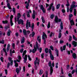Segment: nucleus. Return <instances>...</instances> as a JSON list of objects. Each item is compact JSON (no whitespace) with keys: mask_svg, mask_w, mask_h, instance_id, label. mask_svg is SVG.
<instances>
[{"mask_svg":"<svg viewBox=\"0 0 77 77\" xmlns=\"http://www.w3.org/2000/svg\"><path fill=\"white\" fill-rule=\"evenodd\" d=\"M35 46H35L34 47V48L32 50V49L30 50L29 53L32 52L33 53H35L36 51L37 48L38 49L39 48L38 47V42H36Z\"/></svg>","mask_w":77,"mask_h":77,"instance_id":"nucleus-1","label":"nucleus"},{"mask_svg":"<svg viewBox=\"0 0 77 77\" xmlns=\"http://www.w3.org/2000/svg\"><path fill=\"white\" fill-rule=\"evenodd\" d=\"M15 66L16 67H18V64L17 63H15Z\"/></svg>","mask_w":77,"mask_h":77,"instance_id":"nucleus-61","label":"nucleus"},{"mask_svg":"<svg viewBox=\"0 0 77 77\" xmlns=\"http://www.w3.org/2000/svg\"><path fill=\"white\" fill-rule=\"evenodd\" d=\"M75 2L74 1L72 2V5L71 6H72L73 8H75V7H76V6H75Z\"/></svg>","mask_w":77,"mask_h":77,"instance_id":"nucleus-13","label":"nucleus"},{"mask_svg":"<svg viewBox=\"0 0 77 77\" xmlns=\"http://www.w3.org/2000/svg\"><path fill=\"white\" fill-rule=\"evenodd\" d=\"M70 23H71V25L72 26V25H74V20H73L70 21Z\"/></svg>","mask_w":77,"mask_h":77,"instance_id":"nucleus-25","label":"nucleus"},{"mask_svg":"<svg viewBox=\"0 0 77 77\" xmlns=\"http://www.w3.org/2000/svg\"><path fill=\"white\" fill-rule=\"evenodd\" d=\"M48 71H46V76H48Z\"/></svg>","mask_w":77,"mask_h":77,"instance_id":"nucleus-59","label":"nucleus"},{"mask_svg":"<svg viewBox=\"0 0 77 77\" xmlns=\"http://www.w3.org/2000/svg\"><path fill=\"white\" fill-rule=\"evenodd\" d=\"M28 59L29 60H30V61H31V60H32V58H31V57H30V55H28Z\"/></svg>","mask_w":77,"mask_h":77,"instance_id":"nucleus-44","label":"nucleus"},{"mask_svg":"<svg viewBox=\"0 0 77 77\" xmlns=\"http://www.w3.org/2000/svg\"><path fill=\"white\" fill-rule=\"evenodd\" d=\"M14 62L15 64L17 63V62H20V60H14Z\"/></svg>","mask_w":77,"mask_h":77,"instance_id":"nucleus-29","label":"nucleus"},{"mask_svg":"<svg viewBox=\"0 0 77 77\" xmlns=\"http://www.w3.org/2000/svg\"><path fill=\"white\" fill-rule=\"evenodd\" d=\"M23 23H24V21L23 20L20 19L18 22V24H20L21 23V24L23 25Z\"/></svg>","mask_w":77,"mask_h":77,"instance_id":"nucleus-14","label":"nucleus"},{"mask_svg":"<svg viewBox=\"0 0 77 77\" xmlns=\"http://www.w3.org/2000/svg\"><path fill=\"white\" fill-rule=\"evenodd\" d=\"M9 28L10 27L9 26H5V31H6V30H8V29H9Z\"/></svg>","mask_w":77,"mask_h":77,"instance_id":"nucleus-31","label":"nucleus"},{"mask_svg":"<svg viewBox=\"0 0 77 77\" xmlns=\"http://www.w3.org/2000/svg\"><path fill=\"white\" fill-rule=\"evenodd\" d=\"M73 14L75 16H76V14H77V11H76V9L75 8L74 9Z\"/></svg>","mask_w":77,"mask_h":77,"instance_id":"nucleus-26","label":"nucleus"},{"mask_svg":"<svg viewBox=\"0 0 77 77\" xmlns=\"http://www.w3.org/2000/svg\"><path fill=\"white\" fill-rule=\"evenodd\" d=\"M54 34L52 32H51L50 34L49 35V36L50 37H51L52 36H54Z\"/></svg>","mask_w":77,"mask_h":77,"instance_id":"nucleus-32","label":"nucleus"},{"mask_svg":"<svg viewBox=\"0 0 77 77\" xmlns=\"http://www.w3.org/2000/svg\"><path fill=\"white\" fill-rule=\"evenodd\" d=\"M29 3H27L26 5H25L26 8L27 9H29Z\"/></svg>","mask_w":77,"mask_h":77,"instance_id":"nucleus-27","label":"nucleus"},{"mask_svg":"<svg viewBox=\"0 0 77 77\" xmlns=\"http://www.w3.org/2000/svg\"><path fill=\"white\" fill-rule=\"evenodd\" d=\"M23 33L25 36L27 35V31L25 29H24L23 30Z\"/></svg>","mask_w":77,"mask_h":77,"instance_id":"nucleus-17","label":"nucleus"},{"mask_svg":"<svg viewBox=\"0 0 77 77\" xmlns=\"http://www.w3.org/2000/svg\"><path fill=\"white\" fill-rule=\"evenodd\" d=\"M44 53H42L41 55V56L42 58V59H44Z\"/></svg>","mask_w":77,"mask_h":77,"instance_id":"nucleus-54","label":"nucleus"},{"mask_svg":"<svg viewBox=\"0 0 77 77\" xmlns=\"http://www.w3.org/2000/svg\"><path fill=\"white\" fill-rule=\"evenodd\" d=\"M12 58L11 57H9L8 58V60L9 61L11 62L10 65L11 66H12L13 65V60H12Z\"/></svg>","mask_w":77,"mask_h":77,"instance_id":"nucleus-9","label":"nucleus"},{"mask_svg":"<svg viewBox=\"0 0 77 77\" xmlns=\"http://www.w3.org/2000/svg\"><path fill=\"white\" fill-rule=\"evenodd\" d=\"M74 8L72 7V6L70 7V8H69V11L70 12H71V13H72V9H74Z\"/></svg>","mask_w":77,"mask_h":77,"instance_id":"nucleus-23","label":"nucleus"},{"mask_svg":"<svg viewBox=\"0 0 77 77\" xmlns=\"http://www.w3.org/2000/svg\"><path fill=\"white\" fill-rule=\"evenodd\" d=\"M37 41H38V42L40 43V42L41 41V37L38 36L37 37Z\"/></svg>","mask_w":77,"mask_h":77,"instance_id":"nucleus-15","label":"nucleus"},{"mask_svg":"<svg viewBox=\"0 0 77 77\" xmlns=\"http://www.w3.org/2000/svg\"><path fill=\"white\" fill-rule=\"evenodd\" d=\"M50 22H49L47 26V28H48V29H49V28H50Z\"/></svg>","mask_w":77,"mask_h":77,"instance_id":"nucleus-33","label":"nucleus"},{"mask_svg":"<svg viewBox=\"0 0 77 77\" xmlns=\"http://www.w3.org/2000/svg\"><path fill=\"white\" fill-rule=\"evenodd\" d=\"M45 51L46 53H48V49L47 48H45Z\"/></svg>","mask_w":77,"mask_h":77,"instance_id":"nucleus-34","label":"nucleus"},{"mask_svg":"<svg viewBox=\"0 0 77 77\" xmlns=\"http://www.w3.org/2000/svg\"><path fill=\"white\" fill-rule=\"evenodd\" d=\"M61 20H62L61 19H59L58 20V17L57 16H55L54 20V21H55V23H57L58 22H60Z\"/></svg>","mask_w":77,"mask_h":77,"instance_id":"nucleus-7","label":"nucleus"},{"mask_svg":"<svg viewBox=\"0 0 77 77\" xmlns=\"http://www.w3.org/2000/svg\"><path fill=\"white\" fill-rule=\"evenodd\" d=\"M77 42H76L75 41H73L72 42V45H73L74 47H77Z\"/></svg>","mask_w":77,"mask_h":77,"instance_id":"nucleus-12","label":"nucleus"},{"mask_svg":"<svg viewBox=\"0 0 77 77\" xmlns=\"http://www.w3.org/2000/svg\"><path fill=\"white\" fill-rule=\"evenodd\" d=\"M12 11L14 14H15V8H13L12 9Z\"/></svg>","mask_w":77,"mask_h":77,"instance_id":"nucleus-45","label":"nucleus"},{"mask_svg":"<svg viewBox=\"0 0 77 77\" xmlns=\"http://www.w3.org/2000/svg\"><path fill=\"white\" fill-rule=\"evenodd\" d=\"M27 52V51L25 50L22 54V57L24 59L23 62L24 63H26L27 61V55H25L26 54Z\"/></svg>","mask_w":77,"mask_h":77,"instance_id":"nucleus-2","label":"nucleus"},{"mask_svg":"<svg viewBox=\"0 0 77 77\" xmlns=\"http://www.w3.org/2000/svg\"><path fill=\"white\" fill-rule=\"evenodd\" d=\"M47 38V35L45 34V33L44 32H43L42 36V39L44 41V44H45V42H46V38Z\"/></svg>","mask_w":77,"mask_h":77,"instance_id":"nucleus-4","label":"nucleus"},{"mask_svg":"<svg viewBox=\"0 0 77 77\" xmlns=\"http://www.w3.org/2000/svg\"><path fill=\"white\" fill-rule=\"evenodd\" d=\"M23 51H24V49L23 48H22L20 50V52L21 53H22L23 52Z\"/></svg>","mask_w":77,"mask_h":77,"instance_id":"nucleus-53","label":"nucleus"},{"mask_svg":"<svg viewBox=\"0 0 77 77\" xmlns=\"http://www.w3.org/2000/svg\"><path fill=\"white\" fill-rule=\"evenodd\" d=\"M35 32H32V34H31L32 37H33L35 36Z\"/></svg>","mask_w":77,"mask_h":77,"instance_id":"nucleus-40","label":"nucleus"},{"mask_svg":"<svg viewBox=\"0 0 77 77\" xmlns=\"http://www.w3.org/2000/svg\"><path fill=\"white\" fill-rule=\"evenodd\" d=\"M50 48L52 50H54V48H53V46L51 45L50 47Z\"/></svg>","mask_w":77,"mask_h":77,"instance_id":"nucleus-55","label":"nucleus"},{"mask_svg":"<svg viewBox=\"0 0 77 77\" xmlns=\"http://www.w3.org/2000/svg\"><path fill=\"white\" fill-rule=\"evenodd\" d=\"M37 63L38 65L39 64V59H38V58L37 57L35 58V60L34 62V64L36 65Z\"/></svg>","mask_w":77,"mask_h":77,"instance_id":"nucleus-8","label":"nucleus"},{"mask_svg":"<svg viewBox=\"0 0 77 77\" xmlns=\"http://www.w3.org/2000/svg\"><path fill=\"white\" fill-rule=\"evenodd\" d=\"M42 20L43 23H45V20L44 19V17L42 16Z\"/></svg>","mask_w":77,"mask_h":77,"instance_id":"nucleus-30","label":"nucleus"},{"mask_svg":"<svg viewBox=\"0 0 77 77\" xmlns=\"http://www.w3.org/2000/svg\"><path fill=\"white\" fill-rule=\"evenodd\" d=\"M25 41V38L24 37H23L22 40H21V43L23 44L24 42V41Z\"/></svg>","mask_w":77,"mask_h":77,"instance_id":"nucleus-18","label":"nucleus"},{"mask_svg":"<svg viewBox=\"0 0 77 77\" xmlns=\"http://www.w3.org/2000/svg\"><path fill=\"white\" fill-rule=\"evenodd\" d=\"M13 17H14L13 16V15H11L10 17V20H12V19L13 18Z\"/></svg>","mask_w":77,"mask_h":77,"instance_id":"nucleus-62","label":"nucleus"},{"mask_svg":"<svg viewBox=\"0 0 77 77\" xmlns=\"http://www.w3.org/2000/svg\"><path fill=\"white\" fill-rule=\"evenodd\" d=\"M60 7V4H58L57 5V9H58Z\"/></svg>","mask_w":77,"mask_h":77,"instance_id":"nucleus-48","label":"nucleus"},{"mask_svg":"<svg viewBox=\"0 0 77 77\" xmlns=\"http://www.w3.org/2000/svg\"><path fill=\"white\" fill-rule=\"evenodd\" d=\"M7 6L9 9H12L11 6H10V4H9V3H7Z\"/></svg>","mask_w":77,"mask_h":77,"instance_id":"nucleus-22","label":"nucleus"},{"mask_svg":"<svg viewBox=\"0 0 77 77\" xmlns=\"http://www.w3.org/2000/svg\"><path fill=\"white\" fill-rule=\"evenodd\" d=\"M68 75L69 77H72V74H71V73H69Z\"/></svg>","mask_w":77,"mask_h":77,"instance_id":"nucleus-64","label":"nucleus"},{"mask_svg":"<svg viewBox=\"0 0 77 77\" xmlns=\"http://www.w3.org/2000/svg\"><path fill=\"white\" fill-rule=\"evenodd\" d=\"M5 74H6V75H7V74H8V70L7 69H5Z\"/></svg>","mask_w":77,"mask_h":77,"instance_id":"nucleus-63","label":"nucleus"},{"mask_svg":"<svg viewBox=\"0 0 77 77\" xmlns=\"http://www.w3.org/2000/svg\"><path fill=\"white\" fill-rule=\"evenodd\" d=\"M43 73V70H41L40 71V72L39 73V74H40V75H41V74H42Z\"/></svg>","mask_w":77,"mask_h":77,"instance_id":"nucleus-38","label":"nucleus"},{"mask_svg":"<svg viewBox=\"0 0 77 77\" xmlns=\"http://www.w3.org/2000/svg\"><path fill=\"white\" fill-rule=\"evenodd\" d=\"M35 15H36V14H32V18L33 19H35Z\"/></svg>","mask_w":77,"mask_h":77,"instance_id":"nucleus-50","label":"nucleus"},{"mask_svg":"<svg viewBox=\"0 0 77 77\" xmlns=\"http://www.w3.org/2000/svg\"><path fill=\"white\" fill-rule=\"evenodd\" d=\"M4 59V58H3V57H1L0 59L2 62H4V61H3Z\"/></svg>","mask_w":77,"mask_h":77,"instance_id":"nucleus-42","label":"nucleus"},{"mask_svg":"<svg viewBox=\"0 0 77 77\" xmlns=\"http://www.w3.org/2000/svg\"><path fill=\"white\" fill-rule=\"evenodd\" d=\"M26 16L28 17H29V18L30 17V12H27V14L26 15Z\"/></svg>","mask_w":77,"mask_h":77,"instance_id":"nucleus-37","label":"nucleus"},{"mask_svg":"<svg viewBox=\"0 0 77 77\" xmlns=\"http://www.w3.org/2000/svg\"><path fill=\"white\" fill-rule=\"evenodd\" d=\"M64 42V41L63 40H61L60 41V44H63Z\"/></svg>","mask_w":77,"mask_h":77,"instance_id":"nucleus-49","label":"nucleus"},{"mask_svg":"<svg viewBox=\"0 0 77 77\" xmlns=\"http://www.w3.org/2000/svg\"><path fill=\"white\" fill-rule=\"evenodd\" d=\"M10 23L11 26H12L13 25H14V23H13V21H12V20H10Z\"/></svg>","mask_w":77,"mask_h":77,"instance_id":"nucleus-35","label":"nucleus"},{"mask_svg":"<svg viewBox=\"0 0 77 77\" xmlns=\"http://www.w3.org/2000/svg\"><path fill=\"white\" fill-rule=\"evenodd\" d=\"M72 56L74 59H75L77 57V55L75 53L73 54Z\"/></svg>","mask_w":77,"mask_h":77,"instance_id":"nucleus-20","label":"nucleus"},{"mask_svg":"<svg viewBox=\"0 0 77 77\" xmlns=\"http://www.w3.org/2000/svg\"><path fill=\"white\" fill-rule=\"evenodd\" d=\"M5 43V40H2V41L0 40V43L1 44H4Z\"/></svg>","mask_w":77,"mask_h":77,"instance_id":"nucleus-41","label":"nucleus"},{"mask_svg":"<svg viewBox=\"0 0 77 77\" xmlns=\"http://www.w3.org/2000/svg\"><path fill=\"white\" fill-rule=\"evenodd\" d=\"M50 57L51 60H54V57L53 56V55H52V54L50 55Z\"/></svg>","mask_w":77,"mask_h":77,"instance_id":"nucleus-24","label":"nucleus"},{"mask_svg":"<svg viewBox=\"0 0 77 77\" xmlns=\"http://www.w3.org/2000/svg\"><path fill=\"white\" fill-rule=\"evenodd\" d=\"M16 72H17V74H18V73H19V72H20V70H19V68H17L16 69Z\"/></svg>","mask_w":77,"mask_h":77,"instance_id":"nucleus-28","label":"nucleus"},{"mask_svg":"<svg viewBox=\"0 0 77 77\" xmlns=\"http://www.w3.org/2000/svg\"><path fill=\"white\" fill-rule=\"evenodd\" d=\"M34 23H33L31 25V28L32 29H34Z\"/></svg>","mask_w":77,"mask_h":77,"instance_id":"nucleus-47","label":"nucleus"},{"mask_svg":"<svg viewBox=\"0 0 77 77\" xmlns=\"http://www.w3.org/2000/svg\"><path fill=\"white\" fill-rule=\"evenodd\" d=\"M2 23L3 24H8V21L6 20H3L2 21Z\"/></svg>","mask_w":77,"mask_h":77,"instance_id":"nucleus-21","label":"nucleus"},{"mask_svg":"<svg viewBox=\"0 0 77 77\" xmlns=\"http://www.w3.org/2000/svg\"><path fill=\"white\" fill-rule=\"evenodd\" d=\"M65 49H66V45H65L63 46V49H62V47H60V50L62 52L63 51V50H65Z\"/></svg>","mask_w":77,"mask_h":77,"instance_id":"nucleus-10","label":"nucleus"},{"mask_svg":"<svg viewBox=\"0 0 77 77\" xmlns=\"http://www.w3.org/2000/svg\"><path fill=\"white\" fill-rule=\"evenodd\" d=\"M23 17L24 18H25V19L26 18V13H24L23 14Z\"/></svg>","mask_w":77,"mask_h":77,"instance_id":"nucleus-56","label":"nucleus"},{"mask_svg":"<svg viewBox=\"0 0 77 77\" xmlns=\"http://www.w3.org/2000/svg\"><path fill=\"white\" fill-rule=\"evenodd\" d=\"M40 9H41L43 13H45V9H44V7L43 6V5H41L40 6Z\"/></svg>","mask_w":77,"mask_h":77,"instance_id":"nucleus-11","label":"nucleus"},{"mask_svg":"<svg viewBox=\"0 0 77 77\" xmlns=\"http://www.w3.org/2000/svg\"><path fill=\"white\" fill-rule=\"evenodd\" d=\"M55 50L56 51L55 53L57 56V57H59V50H57L56 48Z\"/></svg>","mask_w":77,"mask_h":77,"instance_id":"nucleus-16","label":"nucleus"},{"mask_svg":"<svg viewBox=\"0 0 77 77\" xmlns=\"http://www.w3.org/2000/svg\"><path fill=\"white\" fill-rule=\"evenodd\" d=\"M48 65L50 67V75H52V73L53 72V67L51 66V61L49 62Z\"/></svg>","mask_w":77,"mask_h":77,"instance_id":"nucleus-3","label":"nucleus"},{"mask_svg":"<svg viewBox=\"0 0 77 77\" xmlns=\"http://www.w3.org/2000/svg\"><path fill=\"white\" fill-rule=\"evenodd\" d=\"M73 38L75 41H77V38H76V37H75V36L74 35H73Z\"/></svg>","mask_w":77,"mask_h":77,"instance_id":"nucleus-39","label":"nucleus"},{"mask_svg":"<svg viewBox=\"0 0 77 77\" xmlns=\"http://www.w3.org/2000/svg\"><path fill=\"white\" fill-rule=\"evenodd\" d=\"M12 45L13 48H14V49H15V44L14 43H12Z\"/></svg>","mask_w":77,"mask_h":77,"instance_id":"nucleus-51","label":"nucleus"},{"mask_svg":"<svg viewBox=\"0 0 77 77\" xmlns=\"http://www.w3.org/2000/svg\"><path fill=\"white\" fill-rule=\"evenodd\" d=\"M54 14H51L50 16V18L51 19H53V18H54Z\"/></svg>","mask_w":77,"mask_h":77,"instance_id":"nucleus-43","label":"nucleus"},{"mask_svg":"<svg viewBox=\"0 0 77 77\" xmlns=\"http://www.w3.org/2000/svg\"><path fill=\"white\" fill-rule=\"evenodd\" d=\"M29 27H31V24L30 22H29V20H27L26 23V29H29Z\"/></svg>","mask_w":77,"mask_h":77,"instance_id":"nucleus-6","label":"nucleus"},{"mask_svg":"<svg viewBox=\"0 0 77 77\" xmlns=\"http://www.w3.org/2000/svg\"><path fill=\"white\" fill-rule=\"evenodd\" d=\"M18 59H19V60H20L21 59V56L20 55H18Z\"/></svg>","mask_w":77,"mask_h":77,"instance_id":"nucleus-58","label":"nucleus"},{"mask_svg":"<svg viewBox=\"0 0 77 77\" xmlns=\"http://www.w3.org/2000/svg\"><path fill=\"white\" fill-rule=\"evenodd\" d=\"M49 53H50V55L51 54H52V52H51V49L49 50Z\"/></svg>","mask_w":77,"mask_h":77,"instance_id":"nucleus-52","label":"nucleus"},{"mask_svg":"<svg viewBox=\"0 0 77 77\" xmlns=\"http://www.w3.org/2000/svg\"><path fill=\"white\" fill-rule=\"evenodd\" d=\"M11 31L10 29H9L7 33V35L8 36H9L11 35Z\"/></svg>","mask_w":77,"mask_h":77,"instance_id":"nucleus-19","label":"nucleus"},{"mask_svg":"<svg viewBox=\"0 0 77 77\" xmlns=\"http://www.w3.org/2000/svg\"><path fill=\"white\" fill-rule=\"evenodd\" d=\"M62 36V33L60 32L58 35V38H60Z\"/></svg>","mask_w":77,"mask_h":77,"instance_id":"nucleus-36","label":"nucleus"},{"mask_svg":"<svg viewBox=\"0 0 77 77\" xmlns=\"http://www.w3.org/2000/svg\"><path fill=\"white\" fill-rule=\"evenodd\" d=\"M72 40V36H70L69 39V41H71Z\"/></svg>","mask_w":77,"mask_h":77,"instance_id":"nucleus-57","label":"nucleus"},{"mask_svg":"<svg viewBox=\"0 0 77 77\" xmlns=\"http://www.w3.org/2000/svg\"><path fill=\"white\" fill-rule=\"evenodd\" d=\"M53 3H51L50 5V6L49 7V8H48V11H50L51 9L52 8V10L53 11H54V6H53Z\"/></svg>","mask_w":77,"mask_h":77,"instance_id":"nucleus-5","label":"nucleus"},{"mask_svg":"<svg viewBox=\"0 0 77 77\" xmlns=\"http://www.w3.org/2000/svg\"><path fill=\"white\" fill-rule=\"evenodd\" d=\"M17 17L19 18H20L21 17V14H20V13H18L17 14Z\"/></svg>","mask_w":77,"mask_h":77,"instance_id":"nucleus-46","label":"nucleus"},{"mask_svg":"<svg viewBox=\"0 0 77 77\" xmlns=\"http://www.w3.org/2000/svg\"><path fill=\"white\" fill-rule=\"evenodd\" d=\"M9 66H10V63H8L7 67V68H9Z\"/></svg>","mask_w":77,"mask_h":77,"instance_id":"nucleus-60","label":"nucleus"}]
</instances>
